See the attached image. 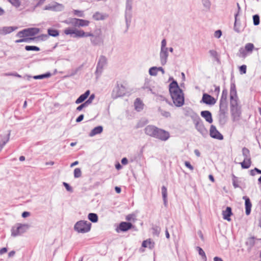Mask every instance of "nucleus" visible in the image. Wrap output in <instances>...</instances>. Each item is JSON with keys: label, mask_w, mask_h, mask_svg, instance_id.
I'll return each instance as SVG.
<instances>
[{"label": "nucleus", "mask_w": 261, "mask_h": 261, "mask_svg": "<svg viewBox=\"0 0 261 261\" xmlns=\"http://www.w3.org/2000/svg\"><path fill=\"white\" fill-rule=\"evenodd\" d=\"M64 33L66 35H70L73 38L91 37L90 42L93 45H99L103 43V40L100 36L101 34V31L100 30L99 33L95 36L91 32H85L83 30L73 28H66L64 30Z\"/></svg>", "instance_id": "1"}, {"label": "nucleus", "mask_w": 261, "mask_h": 261, "mask_svg": "<svg viewBox=\"0 0 261 261\" xmlns=\"http://www.w3.org/2000/svg\"><path fill=\"white\" fill-rule=\"evenodd\" d=\"M169 91L174 105L179 107V87L176 81H173L169 85Z\"/></svg>", "instance_id": "2"}, {"label": "nucleus", "mask_w": 261, "mask_h": 261, "mask_svg": "<svg viewBox=\"0 0 261 261\" xmlns=\"http://www.w3.org/2000/svg\"><path fill=\"white\" fill-rule=\"evenodd\" d=\"M230 113L233 121H237L240 120L241 114V106L238 103V100L230 101Z\"/></svg>", "instance_id": "3"}, {"label": "nucleus", "mask_w": 261, "mask_h": 261, "mask_svg": "<svg viewBox=\"0 0 261 261\" xmlns=\"http://www.w3.org/2000/svg\"><path fill=\"white\" fill-rule=\"evenodd\" d=\"M91 227V223L84 220L79 221L74 225V230L80 233H86L89 232Z\"/></svg>", "instance_id": "4"}, {"label": "nucleus", "mask_w": 261, "mask_h": 261, "mask_svg": "<svg viewBox=\"0 0 261 261\" xmlns=\"http://www.w3.org/2000/svg\"><path fill=\"white\" fill-rule=\"evenodd\" d=\"M30 226L28 224L18 223L11 229V235L13 237L20 236L25 232L29 228Z\"/></svg>", "instance_id": "5"}, {"label": "nucleus", "mask_w": 261, "mask_h": 261, "mask_svg": "<svg viewBox=\"0 0 261 261\" xmlns=\"http://www.w3.org/2000/svg\"><path fill=\"white\" fill-rule=\"evenodd\" d=\"M67 24H71L77 27H86L90 24V21L88 20L79 19L76 18H70L63 21Z\"/></svg>", "instance_id": "6"}, {"label": "nucleus", "mask_w": 261, "mask_h": 261, "mask_svg": "<svg viewBox=\"0 0 261 261\" xmlns=\"http://www.w3.org/2000/svg\"><path fill=\"white\" fill-rule=\"evenodd\" d=\"M167 42L165 39L161 42V51L160 53V59L162 65L166 64L168 57V48L167 47Z\"/></svg>", "instance_id": "7"}, {"label": "nucleus", "mask_w": 261, "mask_h": 261, "mask_svg": "<svg viewBox=\"0 0 261 261\" xmlns=\"http://www.w3.org/2000/svg\"><path fill=\"white\" fill-rule=\"evenodd\" d=\"M133 0H126L125 9V19L126 27L128 28L130 23L132 16Z\"/></svg>", "instance_id": "8"}, {"label": "nucleus", "mask_w": 261, "mask_h": 261, "mask_svg": "<svg viewBox=\"0 0 261 261\" xmlns=\"http://www.w3.org/2000/svg\"><path fill=\"white\" fill-rule=\"evenodd\" d=\"M40 32V29L37 28H30L24 29L17 33L16 36L19 38H25L34 36Z\"/></svg>", "instance_id": "9"}, {"label": "nucleus", "mask_w": 261, "mask_h": 261, "mask_svg": "<svg viewBox=\"0 0 261 261\" xmlns=\"http://www.w3.org/2000/svg\"><path fill=\"white\" fill-rule=\"evenodd\" d=\"M195 129L204 137L208 135V131L204 126L203 122L200 117H198L196 120L193 122Z\"/></svg>", "instance_id": "10"}, {"label": "nucleus", "mask_w": 261, "mask_h": 261, "mask_svg": "<svg viewBox=\"0 0 261 261\" xmlns=\"http://www.w3.org/2000/svg\"><path fill=\"white\" fill-rule=\"evenodd\" d=\"M107 58L103 56H101L98 59L95 71V74L97 76H99L101 75L103 68L107 66Z\"/></svg>", "instance_id": "11"}, {"label": "nucleus", "mask_w": 261, "mask_h": 261, "mask_svg": "<svg viewBox=\"0 0 261 261\" xmlns=\"http://www.w3.org/2000/svg\"><path fill=\"white\" fill-rule=\"evenodd\" d=\"M182 113L185 117L190 118L193 122L196 120L199 117L198 114L194 112L191 108L189 107L182 108Z\"/></svg>", "instance_id": "12"}, {"label": "nucleus", "mask_w": 261, "mask_h": 261, "mask_svg": "<svg viewBox=\"0 0 261 261\" xmlns=\"http://www.w3.org/2000/svg\"><path fill=\"white\" fill-rule=\"evenodd\" d=\"M125 92V87L122 85H118L113 89L112 96L113 98H117L124 95Z\"/></svg>", "instance_id": "13"}, {"label": "nucleus", "mask_w": 261, "mask_h": 261, "mask_svg": "<svg viewBox=\"0 0 261 261\" xmlns=\"http://www.w3.org/2000/svg\"><path fill=\"white\" fill-rule=\"evenodd\" d=\"M217 99L211 95L204 93L202 95V97L200 100V103H203L207 105L213 106L216 103Z\"/></svg>", "instance_id": "14"}, {"label": "nucleus", "mask_w": 261, "mask_h": 261, "mask_svg": "<svg viewBox=\"0 0 261 261\" xmlns=\"http://www.w3.org/2000/svg\"><path fill=\"white\" fill-rule=\"evenodd\" d=\"M64 8V6L61 4H59L57 2H53L47 5L44 8L45 10H51L54 11H61Z\"/></svg>", "instance_id": "15"}, {"label": "nucleus", "mask_w": 261, "mask_h": 261, "mask_svg": "<svg viewBox=\"0 0 261 261\" xmlns=\"http://www.w3.org/2000/svg\"><path fill=\"white\" fill-rule=\"evenodd\" d=\"M210 135L212 138L219 140H222L224 139L223 136L217 130L216 127L214 125H211Z\"/></svg>", "instance_id": "16"}, {"label": "nucleus", "mask_w": 261, "mask_h": 261, "mask_svg": "<svg viewBox=\"0 0 261 261\" xmlns=\"http://www.w3.org/2000/svg\"><path fill=\"white\" fill-rule=\"evenodd\" d=\"M238 100L239 98L237 95V92L235 84V82L232 77L231 79L230 89V101Z\"/></svg>", "instance_id": "17"}, {"label": "nucleus", "mask_w": 261, "mask_h": 261, "mask_svg": "<svg viewBox=\"0 0 261 261\" xmlns=\"http://www.w3.org/2000/svg\"><path fill=\"white\" fill-rule=\"evenodd\" d=\"M169 137L170 135L168 132L158 128L154 138L162 141H166L169 139Z\"/></svg>", "instance_id": "18"}, {"label": "nucleus", "mask_w": 261, "mask_h": 261, "mask_svg": "<svg viewBox=\"0 0 261 261\" xmlns=\"http://www.w3.org/2000/svg\"><path fill=\"white\" fill-rule=\"evenodd\" d=\"M10 136V132L7 134L2 135L0 136V152L2 151L4 146L9 141Z\"/></svg>", "instance_id": "19"}, {"label": "nucleus", "mask_w": 261, "mask_h": 261, "mask_svg": "<svg viewBox=\"0 0 261 261\" xmlns=\"http://www.w3.org/2000/svg\"><path fill=\"white\" fill-rule=\"evenodd\" d=\"M200 115L206 122L212 123L213 121L212 114L211 112L207 110L202 111L200 113Z\"/></svg>", "instance_id": "20"}, {"label": "nucleus", "mask_w": 261, "mask_h": 261, "mask_svg": "<svg viewBox=\"0 0 261 261\" xmlns=\"http://www.w3.org/2000/svg\"><path fill=\"white\" fill-rule=\"evenodd\" d=\"M158 128L154 126L148 125L145 128V133L146 135L154 137Z\"/></svg>", "instance_id": "21"}, {"label": "nucleus", "mask_w": 261, "mask_h": 261, "mask_svg": "<svg viewBox=\"0 0 261 261\" xmlns=\"http://www.w3.org/2000/svg\"><path fill=\"white\" fill-rule=\"evenodd\" d=\"M243 199L245 200V213L246 215H249L251 211L252 204L249 197L244 196Z\"/></svg>", "instance_id": "22"}, {"label": "nucleus", "mask_w": 261, "mask_h": 261, "mask_svg": "<svg viewBox=\"0 0 261 261\" xmlns=\"http://www.w3.org/2000/svg\"><path fill=\"white\" fill-rule=\"evenodd\" d=\"M132 225L130 223L122 222L120 223L119 227L116 229L117 232H119V230L121 231H126L131 228Z\"/></svg>", "instance_id": "23"}, {"label": "nucleus", "mask_w": 261, "mask_h": 261, "mask_svg": "<svg viewBox=\"0 0 261 261\" xmlns=\"http://www.w3.org/2000/svg\"><path fill=\"white\" fill-rule=\"evenodd\" d=\"M223 218L228 221L231 220L230 216L232 215V209L229 206H227L225 210L222 212Z\"/></svg>", "instance_id": "24"}, {"label": "nucleus", "mask_w": 261, "mask_h": 261, "mask_svg": "<svg viewBox=\"0 0 261 261\" xmlns=\"http://www.w3.org/2000/svg\"><path fill=\"white\" fill-rule=\"evenodd\" d=\"M108 15L106 13L96 12L92 16L93 18L96 21L103 20L108 18Z\"/></svg>", "instance_id": "25"}, {"label": "nucleus", "mask_w": 261, "mask_h": 261, "mask_svg": "<svg viewBox=\"0 0 261 261\" xmlns=\"http://www.w3.org/2000/svg\"><path fill=\"white\" fill-rule=\"evenodd\" d=\"M154 242L151 239H148L142 242V247L152 249L154 247Z\"/></svg>", "instance_id": "26"}, {"label": "nucleus", "mask_w": 261, "mask_h": 261, "mask_svg": "<svg viewBox=\"0 0 261 261\" xmlns=\"http://www.w3.org/2000/svg\"><path fill=\"white\" fill-rule=\"evenodd\" d=\"M103 131V127L102 126H98L94 127L91 130L89 136L92 137L96 135L101 134Z\"/></svg>", "instance_id": "27"}, {"label": "nucleus", "mask_w": 261, "mask_h": 261, "mask_svg": "<svg viewBox=\"0 0 261 261\" xmlns=\"http://www.w3.org/2000/svg\"><path fill=\"white\" fill-rule=\"evenodd\" d=\"M90 94V91H86L85 93L82 94L80 97L75 100L76 104H79L84 101L88 97Z\"/></svg>", "instance_id": "28"}, {"label": "nucleus", "mask_w": 261, "mask_h": 261, "mask_svg": "<svg viewBox=\"0 0 261 261\" xmlns=\"http://www.w3.org/2000/svg\"><path fill=\"white\" fill-rule=\"evenodd\" d=\"M135 109L136 111L140 112L143 109L144 104L139 98H137L134 102Z\"/></svg>", "instance_id": "29"}, {"label": "nucleus", "mask_w": 261, "mask_h": 261, "mask_svg": "<svg viewBox=\"0 0 261 261\" xmlns=\"http://www.w3.org/2000/svg\"><path fill=\"white\" fill-rule=\"evenodd\" d=\"M227 114L219 113L218 119L220 125L223 126L227 122Z\"/></svg>", "instance_id": "30"}, {"label": "nucleus", "mask_w": 261, "mask_h": 261, "mask_svg": "<svg viewBox=\"0 0 261 261\" xmlns=\"http://www.w3.org/2000/svg\"><path fill=\"white\" fill-rule=\"evenodd\" d=\"M237 8H238V12L237 13H236L234 15L235 21H234V23L233 30L235 32H236L237 33H240L241 32V30H240L238 28H237V21H238L237 18H238V16L239 15V13L241 10V7L238 3L237 4Z\"/></svg>", "instance_id": "31"}, {"label": "nucleus", "mask_w": 261, "mask_h": 261, "mask_svg": "<svg viewBox=\"0 0 261 261\" xmlns=\"http://www.w3.org/2000/svg\"><path fill=\"white\" fill-rule=\"evenodd\" d=\"M17 29V27H5L2 29L1 33L4 35L9 34Z\"/></svg>", "instance_id": "32"}, {"label": "nucleus", "mask_w": 261, "mask_h": 261, "mask_svg": "<svg viewBox=\"0 0 261 261\" xmlns=\"http://www.w3.org/2000/svg\"><path fill=\"white\" fill-rule=\"evenodd\" d=\"M227 89H224L222 91L221 98L220 99V103H228L227 101Z\"/></svg>", "instance_id": "33"}, {"label": "nucleus", "mask_w": 261, "mask_h": 261, "mask_svg": "<svg viewBox=\"0 0 261 261\" xmlns=\"http://www.w3.org/2000/svg\"><path fill=\"white\" fill-rule=\"evenodd\" d=\"M228 111V103H219V113L227 114Z\"/></svg>", "instance_id": "34"}, {"label": "nucleus", "mask_w": 261, "mask_h": 261, "mask_svg": "<svg viewBox=\"0 0 261 261\" xmlns=\"http://www.w3.org/2000/svg\"><path fill=\"white\" fill-rule=\"evenodd\" d=\"M242 154L245 160H251L250 151L247 148L244 147L242 148Z\"/></svg>", "instance_id": "35"}, {"label": "nucleus", "mask_w": 261, "mask_h": 261, "mask_svg": "<svg viewBox=\"0 0 261 261\" xmlns=\"http://www.w3.org/2000/svg\"><path fill=\"white\" fill-rule=\"evenodd\" d=\"M162 194L164 200V204L166 205L167 203V190L165 186H163L161 189Z\"/></svg>", "instance_id": "36"}, {"label": "nucleus", "mask_w": 261, "mask_h": 261, "mask_svg": "<svg viewBox=\"0 0 261 261\" xmlns=\"http://www.w3.org/2000/svg\"><path fill=\"white\" fill-rule=\"evenodd\" d=\"M251 163V160H250L249 159V160H245V159H244V161L240 164H241L242 169H248L250 167Z\"/></svg>", "instance_id": "37"}, {"label": "nucleus", "mask_w": 261, "mask_h": 261, "mask_svg": "<svg viewBox=\"0 0 261 261\" xmlns=\"http://www.w3.org/2000/svg\"><path fill=\"white\" fill-rule=\"evenodd\" d=\"M247 53L244 48L241 47L237 53V56L240 58H245L247 55Z\"/></svg>", "instance_id": "38"}, {"label": "nucleus", "mask_w": 261, "mask_h": 261, "mask_svg": "<svg viewBox=\"0 0 261 261\" xmlns=\"http://www.w3.org/2000/svg\"><path fill=\"white\" fill-rule=\"evenodd\" d=\"M88 218L93 223H96L98 221V216L95 213H89Z\"/></svg>", "instance_id": "39"}, {"label": "nucleus", "mask_w": 261, "mask_h": 261, "mask_svg": "<svg viewBox=\"0 0 261 261\" xmlns=\"http://www.w3.org/2000/svg\"><path fill=\"white\" fill-rule=\"evenodd\" d=\"M196 250L198 252L200 256H201V257H202V259L204 260V261H206V260H207L206 256V254H205L204 251H203V250L200 247H199V246L196 247Z\"/></svg>", "instance_id": "40"}, {"label": "nucleus", "mask_w": 261, "mask_h": 261, "mask_svg": "<svg viewBox=\"0 0 261 261\" xmlns=\"http://www.w3.org/2000/svg\"><path fill=\"white\" fill-rule=\"evenodd\" d=\"M208 53L210 54V56L213 58H214L216 61H217L218 62H220V59L219 58L218 53L216 50L211 49L209 50Z\"/></svg>", "instance_id": "41"}, {"label": "nucleus", "mask_w": 261, "mask_h": 261, "mask_svg": "<svg viewBox=\"0 0 261 261\" xmlns=\"http://www.w3.org/2000/svg\"><path fill=\"white\" fill-rule=\"evenodd\" d=\"M254 48V46L253 43H248L245 45L244 48L248 53H251Z\"/></svg>", "instance_id": "42"}, {"label": "nucleus", "mask_w": 261, "mask_h": 261, "mask_svg": "<svg viewBox=\"0 0 261 261\" xmlns=\"http://www.w3.org/2000/svg\"><path fill=\"white\" fill-rule=\"evenodd\" d=\"M158 67H152L149 70V73L151 76H156L158 72Z\"/></svg>", "instance_id": "43"}, {"label": "nucleus", "mask_w": 261, "mask_h": 261, "mask_svg": "<svg viewBox=\"0 0 261 261\" xmlns=\"http://www.w3.org/2000/svg\"><path fill=\"white\" fill-rule=\"evenodd\" d=\"M50 73H47L43 74L38 75H35L33 76V79L35 80H40L43 79L44 78H47L49 77L50 76Z\"/></svg>", "instance_id": "44"}, {"label": "nucleus", "mask_w": 261, "mask_h": 261, "mask_svg": "<svg viewBox=\"0 0 261 261\" xmlns=\"http://www.w3.org/2000/svg\"><path fill=\"white\" fill-rule=\"evenodd\" d=\"M48 34L49 36L57 37L59 35V32L57 30L49 29H48Z\"/></svg>", "instance_id": "45"}, {"label": "nucleus", "mask_w": 261, "mask_h": 261, "mask_svg": "<svg viewBox=\"0 0 261 261\" xmlns=\"http://www.w3.org/2000/svg\"><path fill=\"white\" fill-rule=\"evenodd\" d=\"M253 22L254 25H258L259 24L260 18L258 14H255L253 16Z\"/></svg>", "instance_id": "46"}, {"label": "nucleus", "mask_w": 261, "mask_h": 261, "mask_svg": "<svg viewBox=\"0 0 261 261\" xmlns=\"http://www.w3.org/2000/svg\"><path fill=\"white\" fill-rule=\"evenodd\" d=\"M25 49L28 51L30 50H34V51H39L40 50V48L36 46H29L27 45L25 47Z\"/></svg>", "instance_id": "47"}, {"label": "nucleus", "mask_w": 261, "mask_h": 261, "mask_svg": "<svg viewBox=\"0 0 261 261\" xmlns=\"http://www.w3.org/2000/svg\"><path fill=\"white\" fill-rule=\"evenodd\" d=\"M82 172L80 168H75L74 170V176L75 178H79L81 176Z\"/></svg>", "instance_id": "48"}, {"label": "nucleus", "mask_w": 261, "mask_h": 261, "mask_svg": "<svg viewBox=\"0 0 261 261\" xmlns=\"http://www.w3.org/2000/svg\"><path fill=\"white\" fill-rule=\"evenodd\" d=\"M201 1H202V4H203V6H204V7H205V8H206L207 9H210V7H211V5L210 1L209 0H201Z\"/></svg>", "instance_id": "49"}, {"label": "nucleus", "mask_w": 261, "mask_h": 261, "mask_svg": "<svg viewBox=\"0 0 261 261\" xmlns=\"http://www.w3.org/2000/svg\"><path fill=\"white\" fill-rule=\"evenodd\" d=\"M214 87L215 89L214 90V94L217 96L218 97L220 91V88L219 86H217L216 85H214Z\"/></svg>", "instance_id": "50"}, {"label": "nucleus", "mask_w": 261, "mask_h": 261, "mask_svg": "<svg viewBox=\"0 0 261 261\" xmlns=\"http://www.w3.org/2000/svg\"><path fill=\"white\" fill-rule=\"evenodd\" d=\"M8 2H9L12 5L16 7H18L20 5V3L19 0H7Z\"/></svg>", "instance_id": "51"}, {"label": "nucleus", "mask_w": 261, "mask_h": 261, "mask_svg": "<svg viewBox=\"0 0 261 261\" xmlns=\"http://www.w3.org/2000/svg\"><path fill=\"white\" fill-rule=\"evenodd\" d=\"M160 232V228L157 226L152 228V234L153 235L158 236Z\"/></svg>", "instance_id": "52"}, {"label": "nucleus", "mask_w": 261, "mask_h": 261, "mask_svg": "<svg viewBox=\"0 0 261 261\" xmlns=\"http://www.w3.org/2000/svg\"><path fill=\"white\" fill-rule=\"evenodd\" d=\"M73 13L74 15H75L79 17H84V13L82 11L74 10Z\"/></svg>", "instance_id": "53"}, {"label": "nucleus", "mask_w": 261, "mask_h": 261, "mask_svg": "<svg viewBox=\"0 0 261 261\" xmlns=\"http://www.w3.org/2000/svg\"><path fill=\"white\" fill-rule=\"evenodd\" d=\"M240 72L241 74H245L246 73L247 66L245 65H242L239 67Z\"/></svg>", "instance_id": "54"}, {"label": "nucleus", "mask_w": 261, "mask_h": 261, "mask_svg": "<svg viewBox=\"0 0 261 261\" xmlns=\"http://www.w3.org/2000/svg\"><path fill=\"white\" fill-rule=\"evenodd\" d=\"M185 103L184 93L182 89H180V107Z\"/></svg>", "instance_id": "55"}, {"label": "nucleus", "mask_w": 261, "mask_h": 261, "mask_svg": "<svg viewBox=\"0 0 261 261\" xmlns=\"http://www.w3.org/2000/svg\"><path fill=\"white\" fill-rule=\"evenodd\" d=\"M94 98H95L94 95V94H92V95H90V96L89 97L88 99L85 101V102L87 103V105L88 106H89L92 102V101L94 100Z\"/></svg>", "instance_id": "56"}, {"label": "nucleus", "mask_w": 261, "mask_h": 261, "mask_svg": "<svg viewBox=\"0 0 261 261\" xmlns=\"http://www.w3.org/2000/svg\"><path fill=\"white\" fill-rule=\"evenodd\" d=\"M232 185L235 188L239 187L238 184L237 178L234 175H233Z\"/></svg>", "instance_id": "57"}, {"label": "nucleus", "mask_w": 261, "mask_h": 261, "mask_svg": "<svg viewBox=\"0 0 261 261\" xmlns=\"http://www.w3.org/2000/svg\"><path fill=\"white\" fill-rule=\"evenodd\" d=\"M222 31L220 30H217L216 31H215V34H214V36L216 38H220L221 37V36H222Z\"/></svg>", "instance_id": "58"}, {"label": "nucleus", "mask_w": 261, "mask_h": 261, "mask_svg": "<svg viewBox=\"0 0 261 261\" xmlns=\"http://www.w3.org/2000/svg\"><path fill=\"white\" fill-rule=\"evenodd\" d=\"M88 106L85 102L81 104L80 106L77 107L76 110L77 111H81L83 108L87 107Z\"/></svg>", "instance_id": "59"}, {"label": "nucleus", "mask_w": 261, "mask_h": 261, "mask_svg": "<svg viewBox=\"0 0 261 261\" xmlns=\"http://www.w3.org/2000/svg\"><path fill=\"white\" fill-rule=\"evenodd\" d=\"M185 165L186 166V167L189 168L190 170H193L194 167L191 164V163L189 162L185 161Z\"/></svg>", "instance_id": "60"}, {"label": "nucleus", "mask_w": 261, "mask_h": 261, "mask_svg": "<svg viewBox=\"0 0 261 261\" xmlns=\"http://www.w3.org/2000/svg\"><path fill=\"white\" fill-rule=\"evenodd\" d=\"M63 185L65 187V188H66V189L67 190V191H69V192H72V188L69 185V184H68L66 182H63Z\"/></svg>", "instance_id": "61"}, {"label": "nucleus", "mask_w": 261, "mask_h": 261, "mask_svg": "<svg viewBox=\"0 0 261 261\" xmlns=\"http://www.w3.org/2000/svg\"><path fill=\"white\" fill-rule=\"evenodd\" d=\"M254 239H255V238L253 237L250 238L249 239V244H250V246H253L255 244Z\"/></svg>", "instance_id": "62"}, {"label": "nucleus", "mask_w": 261, "mask_h": 261, "mask_svg": "<svg viewBox=\"0 0 261 261\" xmlns=\"http://www.w3.org/2000/svg\"><path fill=\"white\" fill-rule=\"evenodd\" d=\"M161 113L162 115L165 117H168L170 116V113L168 112L161 111Z\"/></svg>", "instance_id": "63"}, {"label": "nucleus", "mask_w": 261, "mask_h": 261, "mask_svg": "<svg viewBox=\"0 0 261 261\" xmlns=\"http://www.w3.org/2000/svg\"><path fill=\"white\" fill-rule=\"evenodd\" d=\"M84 115L81 114L76 118V122H80L82 121L84 119Z\"/></svg>", "instance_id": "64"}]
</instances>
